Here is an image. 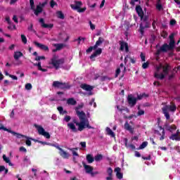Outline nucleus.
<instances>
[{
  "label": "nucleus",
  "mask_w": 180,
  "mask_h": 180,
  "mask_svg": "<svg viewBox=\"0 0 180 180\" xmlns=\"http://www.w3.org/2000/svg\"><path fill=\"white\" fill-rule=\"evenodd\" d=\"M76 115L78 116L80 122H79L77 120H74L73 122L68 124V127L74 133L77 131H82L84 129H94V127L89 125V121L86 117V115L84 111H77Z\"/></svg>",
  "instance_id": "1"
},
{
  "label": "nucleus",
  "mask_w": 180,
  "mask_h": 180,
  "mask_svg": "<svg viewBox=\"0 0 180 180\" xmlns=\"http://www.w3.org/2000/svg\"><path fill=\"white\" fill-rule=\"evenodd\" d=\"M169 71V65L168 64H165V65L160 64L155 66L154 77L158 79H164L168 75Z\"/></svg>",
  "instance_id": "2"
},
{
  "label": "nucleus",
  "mask_w": 180,
  "mask_h": 180,
  "mask_svg": "<svg viewBox=\"0 0 180 180\" xmlns=\"http://www.w3.org/2000/svg\"><path fill=\"white\" fill-rule=\"evenodd\" d=\"M65 59L60 58L58 55H53L49 62V68H55V70H60L64 65Z\"/></svg>",
  "instance_id": "3"
},
{
  "label": "nucleus",
  "mask_w": 180,
  "mask_h": 180,
  "mask_svg": "<svg viewBox=\"0 0 180 180\" xmlns=\"http://www.w3.org/2000/svg\"><path fill=\"white\" fill-rule=\"evenodd\" d=\"M162 110L167 120H169L170 116H169V112H168V111L172 112H175V110H176V105H175V103H171L170 105L164 106L162 108Z\"/></svg>",
  "instance_id": "4"
},
{
  "label": "nucleus",
  "mask_w": 180,
  "mask_h": 180,
  "mask_svg": "<svg viewBox=\"0 0 180 180\" xmlns=\"http://www.w3.org/2000/svg\"><path fill=\"white\" fill-rule=\"evenodd\" d=\"M52 85L54 88H58L59 89H70V88H71L69 83L61 82L59 81L53 82Z\"/></svg>",
  "instance_id": "5"
},
{
  "label": "nucleus",
  "mask_w": 180,
  "mask_h": 180,
  "mask_svg": "<svg viewBox=\"0 0 180 180\" xmlns=\"http://www.w3.org/2000/svg\"><path fill=\"white\" fill-rule=\"evenodd\" d=\"M81 6H82V1H75V4L70 5L72 9H73V11H77L79 13H82V12H85V11H86V7L81 8Z\"/></svg>",
  "instance_id": "6"
},
{
  "label": "nucleus",
  "mask_w": 180,
  "mask_h": 180,
  "mask_svg": "<svg viewBox=\"0 0 180 180\" xmlns=\"http://www.w3.org/2000/svg\"><path fill=\"white\" fill-rule=\"evenodd\" d=\"M82 165L85 169L86 174H90L91 176H95V175H98L99 172H93L94 167L91 165H86L84 162H82Z\"/></svg>",
  "instance_id": "7"
},
{
  "label": "nucleus",
  "mask_w": 180,
  "mask_h": 180,
  "mask_svg": "<svg viewBox=\"0 0 180 180\" xmlns=\"http://www.w3.org/2000/svg\"><path fill=\"white\" fill-rule=\"evenodd\" d=\"M47 4H49V0H44V2L39 3V5H37L35 10L36 16H39V15L43 12V8L46 5H47Z\"/></svg>",
  "instance_id": "8"
},
{
  "label": "nucleus",
  "mask_w": 180,
  "mask_h": 180,
  "mask_svg": "<svg viewBox=\"0 0 180 180\" xmlns=\"http://www.w3.org/2000/svg\"><path fill=\"white\" fill-rule=\"evenodd\" d=\"M34 127H36L39 134L41 136H44V137H46V139H50L51 136L50 134L46 130H44V128L40 125L34 124Z\"/></svg>",
  "instance_id": "9"
},
{
  "label": "nucleus",
  "mask_w": 180,
  "mask_h": 180,
  "mask_svg": "<svg viewBox=\"0 0 180 180\" xmlns=\"http://www.w3.org/2000/svg\"><path fill=\"white\" fill-rule=\"evenodd\" d=\"M120 50H121V51H124V50H125L126 53H129V44H127V42L120 41Z\"/></svg>",
  "instance_id": "10"
},
{
  "label": "nucleus",
  "mask_w": 180,
  "mask_h": 180,
  "mask_svg": "<svg viewBox=\"0 0 180 180\" xmlns=\"http://www.w3.org/2000/svg\"><path fill=\"white\" fill-rule=\"evenodd\" d=\"M39 23H41V26L44 29H53V27H54V25H53V24L44 23V19H43V18L39 19Z\"/></svg>",
  "instance_id": "11"
},
{
  "label": "nucleus",
  "mask_w": 180,
  "mask_h": 180,
  "mask_svg": "<svg viewBox=\"0 0 180 180\" xmlns=\"http://www.w3.org/2000/svg\"><path fill=\"white\" fill-rule=\"evenodd\" d=\"M127 100H128V103H129L130 106H134V105L137 103V98H136L131 94L128 96Z\"/></svg>",
  "instance_id": "12"
},
{
  "label": "nucleus",
  "mask_w": 180,
  "mask_h": 180,
  "mask_svg": "<svg viewBox=\"0 0 180 180\" xmlns=\"http://www.w3.org/2000/svg\"><path fill=\"white\" fill-rule=\"evenodd\" d=\"M169 50H172L167 44H163L160 49L158 50V54H160V53H167V51H169Z\"/></svg>",
  "instance_id": "13"
},
{
  "label": "nucleus",
  "mask_w": 180,
  "mask_h": 180,
  "mask_svg": "<svg viewBox=\"0 0 180 180\" xmlns=\"http://www.w3.org/2000/svg\"><path fill=\"white\" fill-rule=\"evenodd\" d=\"M80 88H82V89H84V91H86L87 92H91L92 89H94V86L86 84H81Z\"/></svg>",
  "instance_id": "14"
},
{
  "label": "nucleus",
  "mask_w": 180,
  "mask_h": 180,
  "mask_svg": "<svg viewBox=\"0 0 180 180\" xmlns=\"http://www.w3.org/2000/svg\"><path fill=\"white\" fill-rule=\"evenodd\" d=\"M34 44H35V46H37V47H39V49H41V50H44V51H49V46L43 44H40L37 41H34Z\"/></svg>",
  "instance_id": "15"
},
{
  "label": "nucleus",
  "mask_w": 180,
  "mask_h": 180,
  "mask_svg": "<svg viewBox=\"0 0 180 180\" xmlns=\"http://www.w3.org/2000/svg\"><path fill=\"white\" fill-rule=\"evenodd\" d=\"M160 130L162 131V134L160 133L159 131H155V134H158V136H161V137L160 138V140H164L165 139V129H164V128H162V127H160Z\"/></svg>",
  "instance_id": "16"
},
{
  "label": "nucleus",
  "mask_w": 180,
  "mask_h": 180,
  "mask_svg": "<svg viewBox=\"0 0 180 180\" xmlns=\"http://www.w3.org/2000/svg\"><path fill=\"white\" fill-rule=\"evenodd\" d=\"M114 171L115 172H116V176L118 179H123V173L120 172L122 171V169H120V167H116Z\"/></svg>",
  "instance_id": "17"
},
{
  "label": "nucleus",
  "mask_w": 180,
  "mask_h": 180,
  "mask_svg": "<svg viewBox=\"0 0 180 180\" xmlns=\"http://www.w3.org/2000/svg\"><path fill=\"white\" fill-rule=\"evenodd\" d=\"M124 127L125 130H127L129 132L131 133V134H133L134 133V128L131 127L129 122H125Z\"/></svg>",
  "instance_id": "18"
},
{
  "label": "nucleus",
  "mask_w": 180,
  "mask_h": 180,
  "mask_svg": "<svg viewBox=\"0 0 180 180\" xmlns=\"http://www.w3.org/2000/svg\"><path fill=\"white\" fill-rule=\"evenodd\" d=\"M120 68L121 70H123L124 72H126V67H124V65H123V63H121L120 68H117L115 71V78H117V77H119V74H120Z\"/></svg>",
  "instance_id": "19"
},
{
  "label": "nucleus",
  "mask_w": 180,
  "mask_h": 180,
  "mask_svg": "<svg viewBox=\"0 0 180 180\" xmlns=\"http://www.w3.org/2000/svg\"><path fill=\"white\" fill-rule=\"evenodd\" d=\"M136 13H138L139 16L141 19H143V18L144 17V12H143V8H141V6H136Z\"/></svg>",
  "instance_id": "20"
},
{
  "label": "nucleus",
  "mask_w": 180,
  "mask_h": 180,
  "mask_svg": "<svg viewBox=\"0 0 180 180\" xmlns=\"http://www.w3.org/2000/svg\"><path fill=\"white\" fill-rule=\"evenodd\" d=\"M107 174L108 175V176L106 177L107 180L113 179V169H112L111 167L107 169Z\"/></svg>",
  "instance_id": "21"
},
{
  "label": "nucleus",
  "mask_w": 180,
  "mask_h": 180,
  "mask_svg": "<svg viewBox=\"0 0 180 180\" xmlns=\"http://www.w3.org/2000/svg\"><path fill=\"white\" fill-rule=\"evenodd\" d=\"M100 54H102V49L98 48L91 56L90 58H95L97 56H100Z\"/></svg>",
  "instance_id": "22"
},
{
  "label": "nucleus",
  "mask_w": 180,
  "mask_h": 180,
  "mask_svg": "<svg viewBox=\"0 0 180 180\" xmlns=\"http://www.w3.org/2000/svg\"><path fill=\"white\" fill-rule=\"evenodd\" d=\"M86 160L89 164H92L95 161V158H94V155L91 154H88L86 156Z\"/></svg>",
  "instance_id": "23"
},
{
  "label": "nucleus",
  "mask_w": 180,
  "mask_h": 180,
  "mask_svg": "<svg viewBox=\"0 0 180 180\" xmlns=\"http://www.w3.org/2000/svg\"><path fill=\"white\" fill-rule=\"evenodd\" d=\"M67 103L71 106H75V105H77V101H75L74 98H68Z\"/></svg>",
  "instance_id": "24"
},
{
  "label": "nucleus",
  "mask_w": 180,
  "mask_h": 180,
  "mask_svg": "<svg viewBox=\"0 0 180 180\" xmlns=\"http://www.w3.org/2000/svg\"><path fill=\"white\" fill-rule=\"evenodd\" d=\"M105 41V39L102 37H99L98 41H96V44L94 45V49H96L97 47H99Z\"/></svg>",
  "instance_id": "25"
},
{
  "label": "nucleus",
  "mask_w": 180,
  "mask_h": 180,
  "mask_svg": "<svg viewBox=\"0 0 180 180\" xmlns=\"http://www.w3.org/2000/svg\"><path fill=\"white\" fill-rule=\"evenodd\" d=\"M20 57H23V53L20 51H16L14 53V59L18 60Z\"/></svg>",
  "instance_id": "26"
},
{
  "label": "nucleus",
  "mask_w": 180,
  "mask_h": 180,
  "mask_svg": "<svg viewBox=\"0 0 180 180\" xmlns=\"http://www.w3.org/2000/svg\"><path fill=\"white\" fill-rule=\"evenodd\" d=\"M3 160H4V161H5V162H6V164H8V165H10V167H12L13 165V164H12V162H11V159H9V158L6 157V155H3Z\"/></svg>",
  "instance_id": "27"
},
{
  "label": "nucleus",
  "mask_w": 180,
  "mask_h": 180,
  "mask_svg": "<svg viewBox=\"0 0 180 180\" xmlns=\"http://www.w3.org/2000/svg\"><path fill=\"white\" fill-rule=\"evenodd\" d=\"M64 44H53V47H56V50L59 51V50H62L64 49Z\"/></svg>",
  "instance_id": "28"
},
{
  "label": "nucleus",
  "mask_w": 180,
  "mask_h": 180,
  "mask_svg": "<svg viewBox=\"0 0 180 180\" xmlns=\"http://www.w3.org/2000/svg\"><path fill=\"white\" fill-rule=\"evenodd\" d=\"M57 110H58L60 115H67V113H68L67 110H64V108L61 106L58 107Z\"/></svg>",
  "instance_id": "29"
},
{
  "label": "nucleus",
  "mask_w": 180,
  "mask_h": 180,
  "mask_svg": "<svg viewBox=\"0 0 180 180\" xmlns=\"http://www.w3.org/2000/svg\"><path fill=\"white\" fill-rule=\"evenodd\" d=\"M106 131H107V134H108V136H110L111 137L115 136V132H113V131H112V129H110V128L107 127Z\"/></svg>",
  "instance_id": "30"
},
{
  "label": "nucleus",
  "mask_w": 180,
  "mask_h": 180,
  "mask_svg": "<svg viewBox=\"0 0 180 180\" xmlns=\"http://www.w3.org/2000/svg\"><path fill=\"white\" fill-rule=\"evenodd\" d=\"M34 65H37V67H38V70L39 71H42V72H46L47 70L46 69H43L41 68V62H39L37 64H34Z\"/></svg>",
  "instance_id": "31"
},
{
  "label": "nucleus",
  "mask_w": 180,
  "mask_h": 180,
  "mask_svg": "<svg viewBox=\"0 0 180 180\" xmlns=\"http://www.w3.org/2000/svg\"><path fill=\"white\" fill-rule=\"evenodd\" d=\"M60 155H61V157H63V158H68V157H70V155L68 154V153L65 152L64 150L62 149V150L60 151Z\"/></svg>",
  "instance_id": "32"
},
{
  "label": "nucleus",
  "mask_w": 180,
  "mask_h": 180,
  "mask_svg": "<svg viewBox=\"0 0 180 180\" xmlns=\"http://www.w3.org/2000/svg\"><path fill=\"white\" fill-rule=\"evenodd\" d=\"M170 140H176V141H179V136H178V133L172 134L169 137Z\"/></svg>",
  "instance_id": "33"
},
{
  "label": "nucleus",
  "mask_w": 180,
  "mask_h": 180,
  "mask_svg": "<svg viewBox=\"0 0 180 180\" xmlns=\"http://www.w3.org/2000/svg\"><path fill=\"white\" fill-rule=\"evenodd\" d=\"M156 9L158 11H162V4H161V0H158L156 4Z\"/></svg>",
  "instance_id": "34"
},
{
  "label": "nucleus",
  "mask_w": 180,
  "mask_h": 180,
  "mask_svg": "<svg viewBox=\"0 0 180 180\" xmlns=\"http://www.w3.org/2000/svg\"><path fill=\"white\" fill-rule=\"evenodd\" d=\"M30 5L32 11H33L34 13L35 14L36 8L34 6V0H30Z\"/></svg>",
  "instance_id": "35"
},
{
  "label": "nucleus",
  "mask_w": 180,
  "mask_h": 180,
  "mask_svg": "<svg viewBox=\"0 0 180 180\" xmlns=\"http://www.w3.org/2000/svg\"><path fill=\"white\" fill-rule=\"evenodd\" d=\"M148 146V142L144 141L143 142L141 146L139 147L138 150H143V148H146Z\"/></svg>",
  "instance_id": "36"
},
{
  "label": "nucleus",
  "mask_w": 180,
  "mask_h": 180,
  "mask_svg": "<svg viewBox=\"0 0 180 180\" xmlns=\"http://www.w3.org/2000/svg\"><path fill=\"white\" fill-rule=\"evenodd\" d=\"M143 98H148V94L143 93L142 94L138 95L137 96V99H139V101H141Z\"/></svg>",
  "instance_id": "37"
},
{
  "label": "nucleus",
  "mask_w": 180,
  "mask_h": 180,
  "mask_svg": "<svg viewBox=\"0 0 180 180\" xmlns=\"http://www.w3.org/2000/svg\"><path fill=\"white\" fill-rule=\"evenodd\" d=\"M125 146L127 147V148H129L130 150H136V146L134 145H127V139H126Z\"/></svg>",
  "instance_id": "38"
},
{
  "label": "nucleus",
  "mask_w": 180,
  "mask_h": 180,
  "mask_svg": "<svg viewBox=\"0 0 180 180\" xmlns=\"http://www.w3.org/2000/svg\"><path fill=\"white\" fill-rule=\"evenodd\" d=\"M94 160L95 161L98 162V161H101L102 160H103V155H101V154H98L97 155H96L94 157Z\"/></svg>",
  "instance_id": "39"
},
{
  "label": "nucleus",
  "mask_w": 180,
  "mask_h": 180,
  "mask_svg": "<svg viewBox=\"0 0 180 180\" xmlns=\"http://www.w3.org/2000/svg\"><path fill=\"white\" fill-rule=\"evenodd\" d=\"M157 22H158V18L153 17V23H152V26H153V29H155V27L157 26Z\"/></svg>",
  "instance_id": "40"
},
{
  "label": "nucleus",
  "mask_w": 180,
  "mask_h": 180,
  "mask_svg": "<svg viewBox=\"0 0 180 180\" xmlns=\"http://www.w3.org/2000/svg\"><path fill=\"white\" fill-rule=\"evenodd\" d=\"M14 136H16L17 139H22V137H25V139H29L27 136H25L22 134L16 133V132H12Z\"/></svg>",
  "instance_id": "41"
},
{
  "label": "nucleus",
  "mask_w": 180,
  "mask_h": 180,
  "mask_svg": "<svg viewBox=\"0 0 180 180\" xmlns=\"http://www.w3.org/2000/svg\"><path fill=\"white\" fill-rule=\"evenodd\" d=\"M56 15L58 19H64V14L63 13L62 11H57Z\"/></svg>",
  "instance_id": "42"
},
{
  "label": "nucleus",
  "mask_w": 180,
  "mask_h": 180,
  "mask_svg": "<svg viewBox=\"0 0 180 180\" xmlns=\"http://www.w3.org/2000/svg\"><path fill=\"white\" fill-rule=\"evenodd\" d=\"M146 27H149L148 26L143 27L142 25H140L139 32L142 36H143V34H144V29H146Z\"/></svg>",
  "instance_id": "43"
},
{
  "label": "nucleus",
  "mask_w": 180,
  "mask_h": 180,
  "mask_svg": "<svg viewBox=\"0 0 180 180\" xmlns=\"http://www.w3.org/2000/svg\"><path fill=\"white\" fill-rule=\"evenodd\" d=\"M75 41H78V45L81 44V41L84 43L85 41V38L79 37L77 39H75Z\"/></svg>",
  "instance_id": "44"
},
{
  "label": "nucleus",
  "mask_w": 180,
  "mask_h": 180,
  "mask_svg": "<svg viewBox=\"0 0 180 180\" xmlns=\"http://www.w3.org/2000/svg\"><path fill=\"white\" fill-rule=\"evenodd\" d=\"M168 46H169L170 50H172V49H174V47H175V41H170Z\"/></svg>",
  "instance_id": "45"
},
{
  "label": "nucleus",
  "mask_w": 180,
  "mask_h": 180,
  "mask_svg": "<svg viewBox=\"0 0 180 180\" xmlns=\"http://www.w3.org/2000/svg\"><path fill=\"white\" fill-rule=\"evenodd\" d=\"M21 40L24 44H26L27 43V39L26 38V36L25 34H21Z\"/></svg>",
  "instance_id": "46"
},
{
  "label": "nucleus",
  "mask_w": 180,
  "mask_h": 180,
  "mask_svg": "<svg viewBox=\"0 0 180 180\" xmlns=\"http://www.w3.org/2000/svg\"><path fill=\"white\" fill-rule=\"evenodd\" d=\"M149 65H150V62L147 61L146 63H143L142 68H143V70H146V69L148 68Z\"/></svg>",
  "instance_id": "47"
},
{
  "label": "nucleus",
  "mask_w": 180,
  "mask_h": 180,
  "mask_svg": "<svg viewBox=\"0 0 180 180\" xmlns=\"http://www.w3.org/2000/svg\"><path fill=\"white\" fill-rule=\"evenodd\" d=\"M5 171L4 174H8V169L5 168V166H0V172Z\"/></svg>",
  "instance_id": "48"
},
{
  "label": "nucleus",
  "mask_w": 180,
  "mask_h": 180,
  "mask_svg": "<svg viewBox=\"0 0 180 180\" xmlns=\"http://www.w3.org/2000/svg\"><path fill=\"white\" fill-rule=\"evenodd\" d=\"M78 150L77 148H72V149H70V150L72 151V155L74 157H78V153H77V151H75V150Z\"/></svg>",
  "instance_id": "49"
},
{
  "label": "nucleus",
  "mask_w": 180,
  "mask_h": 180,
  "mask_svg": "<svg viewBox=\"0 0 180 180\" xmlns=\"http://www.w3.org/2000/svg\"><path fill=\"white\" fill-rule=\"evenodd\" d=\"M82 108H84V105H79L78 106L75 108V110L76 111V112H79V109H82Z\"/></svg>",
  "instance_id": "50"
},
{
  "label": "nucleus",
  "mask_w": 180,
  "mask_h": 180,
  "mask_svg": "<svg viewBox=\"0 0 180 180\" xmlns=\"http://www.w3.org/2000/svg\"><path fill=\"white\" fill-rule=\"evenodd\" d=\"M32 88V84L27 83V84H25V89H27V91H30Z\"/></svg>",
  "instance_id": "51"
},
{
  "label": "nucleus",
  "mask_w": 180,
  "mask_h": 180,
  "mask_svg": "<svg viewBox=\"0 0 180 180\" xmlns=\"http://www.w3.org/2000/svg\"><path fill=\"white\" fill-rule=\"evenodd\" d=\"M40 60H46V57L45 56H37L35 58L36 61H40Z\"/></svg>",
  "instance_id": "52"
},
{
  "label": "nucleus",
  "mask_w": 180,
  "mask_h": 180,
  "mask_svg": "<svg viewBox=\"0 0 180 180\" xmlns=\"http://www.w3.org/2000/svg\"><path fill=\"white\" fill-rule=\"evenodd\" d=\"M93 50H96V49H95V46H90L88 49H86V53H91V51H92Z\"/></svg>",
  "instance_id": "53"
},
{
  "label": "nucleus",
  "mask_w": 180,
  "mask_h": 180,
  "mask_svg": "<svg viewBox=\"0 0 180 180\" xmlns=\"http://www.w3.org/2000/svg\"><path fill=\"white\" fill-rule=\"evenodd\" d=\"M169 131H172V130H176V126L172 125L168 128Z\"/></svg>",
  "instance_id": "54"
},
{
  "label": "nucleus",
  "mask_w": 180,
  "mask_h": 180,
  "mask_svg": "<svg viewBox=\"0 0 180 180\" xmlns=\"http://www.w3.org/2000/svg\"><path fill=\"white\" fill-rule=\"evenodd\" d=\"M64 120L65 122H70V120H71V116L70 115H66L65 117H64Z\"/></svg>",
  "instance_id": "55"
},
{
  "label": "nucleus",
  "mask_w": 180,
  "mask_h": 180,
  "mask_svg": "<svg viewBox=\"0 0 180 180\" xmlns=\"http://www.w3.org/2000/svg\"><path fill=\"white\" fill-rule=\"evenodd\" d=\"M50 5H51V8H54V6H56V5H57V3H56V1H54V0H51L50 2Z\"/></svg>",
  "instance_id": "56"
},
{
  "label": "nucleus",
  "mask_w": 180,
  "mask_h": 180,
  "mask_svg": "<svg viewBox=\"0 0 180 180\" xmlns=\"http://www.w3.org/2000/svg\"><path fill=\"white\" fill-rule=\"evenodd\" d=\"M8 29H9L10 30H15L16 25H9L8 27Z\"/></svg>",
  "instance_id": "57"
},
{
  "label": "nucleus",
  "mask_w": 180,
  "mask_h": 180,
  "mask_svg": "<svg viewBox=\"0 0 180 180\" xmlns=\"http://www.w3.org/2000/svg\"><path fill=\"white\" fill-rule=\"evenodd\" d=\"M51 146L53 147H56V148H57L58 150H59V151H63V148H60V146L58 145H56V144H51Z\"/></svg>",
  "instance_id": "58"
},
{
  "label": "nucleus",
  "mask_w": 180,
  "mask_h": 180,
  "mask_svg": "<svg viewBox=\"0 0 180 180\" xmlns=\"http://www.w3.org/2000/svg\"><path fill=\"white\" fill-rule=\"evenodd\" d=\"M27 29L30 32H35L34 30H33V24H30Z\"/></svg>",
  "instance_id": "59"
},
{
  "label": "nucleus",
  "mask_w": 180,
  "mask_h": 180,
  "mask_svg": "<svg viewBox=\"0 0 180 180\" xmlns=\"http://www.w3.org/2000/svg\"><path fill=\"white\" fill-rule=\"evenodd\" d=\"M91 30H95V25L92 24V21L89 22Z\"/></svg>",
  "instance_id": "60"
},
{
  "label": "nucleus",
  "mask_w": 180,
  "mask_h": 180,
  "mask_svg": "<svg viewBox=\"0 0 180 180\" xmlns=\"http://www.w3.org/2000/svg\"><path fill=\"white\" fill-rule=\"evenodd\" d=\"M141 61H146V55H144L143 53H141Z\"/></svg>",
  "instance_id": "61"
},
{
  "label": "nucleus",
  "mask_w": 180,
  "mask_h": 180,
  "mask_svg": "<svg viewBox=\"0 0 180 180\" xmlns=\"http://www.w3.org/2000/svg\"><path fill=\"white\" fill-rule=\"evenodd\" d=\"M144 113H145L144 110H139L138 111V116H141V115H144Z\"/></svg>",
  "instance_id": "62"
},
{
  "label": "nucleus",
  "mask_w": 180,
  "mask_h": 180,
  "mask_svg": "<svg viewBox=\"0 0 180 180\" xmlns=\"http://www.w3.org/2000/svg\"><path fill=\"white\" fill-rule=\"evenodd\" d=\"M20 151H21L22 153H26L27 150H26V148L23 146H21L20 148Z\"/></svg>",
  "instance_id": "63"
},
{
  "label": "nucleus",
  "mask_w": 180,
  "mask_h": 180,
  "mask_svg": "<svg viewBox=\"0 0 180 180\" xmlns=\"http://www.w3.org/2000/svg\"><path fill=\"white\" fill-rule=\"evenodd\" d=\"M136 2H139V0H131L130 4L132 6H134V5H136Z\"/></svg>",
  "instance_id": "64"
}]
</instances>
